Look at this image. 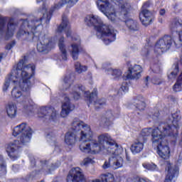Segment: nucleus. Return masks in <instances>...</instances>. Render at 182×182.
Wrapping results in <instances>:
<instances>
[{
	"mask_svg": "<svg viewBox=\"0 0 182 182\" xmlns=\"http://www.w3.org/2000/svg\"><path fill=\"white\" fill-rule=\"evenodd\" d=\"M79 0H61L58 4H54L49 13H48V9L46 6L43 7V16L41 20H34L31 22L25 20L22 21V25L17 33V37L21 38L24 36L26 39H33V38H38V39H43L37 44V50L41 53H48L50 49H52V42L49 41V36L43 31V26L41 25L43 23H49L50 18H52V12L60 9L65 4H70V6H73Z\"/></svg>",
	"mask_w": 182,
	"mask_h": 182,
	"instance_id": "1",
	"label": "nucleus"
},
{
	"mask_svg": "<svg viewBox=\"0 0 182 182\" xmlns=\"http://www.w3.org/2000/svg\"><path fill=\"white\" fill-rule=\"evenodd\" d=\"M26 58L21 59L18 64L14 65L11 72V75L9 77L3 87L4 92H6L11 83L14 84V87L11 91V97L13 99H20L18 103L23 106L24 109L31 106V101L28 97L22 95L23 92H31V89L33 86L35 75V65L29 64L26 65Z\"/></svg>",
	"mask_w": 182,
	"mask_h": 182,
	"instance_id": "2",
	"label": "nucleus"
},
{
	"mask_svg": "<svg viewBox=\"0 0 182 182\" xmlns=\"http://www.w3.org/2000/svg\"><path fill=\"white\" fill-rule=\"evenodd\" d=\"M73 126L75 132H80L79 149L82 153H90L91 154L102 153L103 154L110 140L109 134H100L97 136V139H93L95 132L89 124L75 118L73 121Z\"/></svg>",
	"mask_w": 182,
	"mask_h": 182,
	"instance_id": "3",
	"label": "nucleus"
},
{
	"mask_svg": "<svg viewBox=\"0 0 182 182\" xmlns=\"http://www.w3.org/2000/svg\"><path fill=\"white\" fill-rule=\"evenodd\" d=\"M181 120L180 111L173 112L167 123L161 124L159 128L154 130L152 134V145L156 147V153L161 159L168 160L170 159V146L165 137H176L178 134V122Z\"/></svg>",
	"mask_w": 182,
	"mask_h": 182,
	"instance_id": "4",
	"label": "nucleus"
},
{
	"mask_svg": "<svg viewBox=\"0 0 182 182\" xmlns=\"http://www.w3.org/2000/svg\"><path fill=\"white\" fill-rule=\"evenodd\" d=\"M97 8L107 18L112 22V23H119L120 17L117 13V5L121 8V15L126 16L130 12V4L127 3V0H97L95 1Z\"/></svg>",
	"mask_w": 182,
	"mask_h": 182,
	"instance_id": "5",
	"label": "nucleus"
},
{
	"mask_svg": "<svg viewBox=\"0 0 182 182\" xmlns=\"http://www.w3.org/2000/svg\"><path fill=\"white\" fill-rule=\"evenodd\" d=\"M13 136L18 137L13 143L6 147V152L11 159H18L21 151V147L31 141L32 137V129L26 123L20 124L14 128Z\"/></svg>",
	"mask_w": 182,
	"mask_h": 182,
	"instance_id": "6",
	"label": "nucleus"
},
{
	"mask_svg": "<svg viewBox=\"0 0 182 182\" xmlns=\"http://www.w3.org/2000/svg\"><path fill=\"white\" fill-rule=\"evenodd\" d=\"M85 22L88 26H94L97 31V36L100 39H104L105 45H109L116 41L117 31L114 30L112 26L103 23L102 18L94 14L87 15L85 18Z\"/></svg>",
	"mask_w": 182,
	"mask_h": 182,
	"instance_id": "7",
	"label": "nucleus"
},
{
	"mask_svg": "<svg viewBox=\"0 0 182 182\" xmlns=\"http://www.w3.org/2000/svg\"><path fill=\"white\" fill-rule=\"evenodd\" d=\"M122 153L123 147L118 145L116 143V141H114L112 136H109V140H108L107 147H105V149H104L102 154H110L112 156L111 157L112 167H114L115 169L123 167L124 159L122 156Z\"/></svg>",
	"mask_w": 182,
	"mask_h": 182,
	"instance_id": "8",
	"label": "nucleus"
},
{
	"mask_svg": "<svg viewBox=\"0 0 182 182\" xmlns=\"http://www.w3.org/2000/svg\"><path fill=\"white\" fill-rule=\"evenodd\" d=\"M5 25H6V18H0V38H2L4 33L5 38L9 39L14 36L15 29H16V23H15L14 18H11L7 26Z\"/></svg>",
	"mask_w": 182,
	"mask_h": 182,
	"instance_id": "9",
	"label": "nucleus"
},
{
	"mask_svg": "<svg viewBox=\"0 0 182 182\" xmlns=\"http://www.w3.org/2000/svg\"><path fill=\"white\" fill-rule=\"evenodd\" d=\"M173 43L171 41V36H166L163 38L160 39L154 47V52L156 55H161L163 52L168 50L170 46Z\"/></svg>",
	"mask_w": 182,
	"mask_h": 182,
	"instance_id": "10",
	"label": "nucleus"
},
{
	"mask_svg": "<svg viewBox=\"0 0 182 182\" xmlns=\"http://www.w3.org/2000/svg\"><path fill=\"white\" fill-rule=\"evenodd\" d=\"M166 177L164 182H176V178L178 176V168L174 165H171L168 161L164 162Z\"/></svg>",
	"mask_w": 182,
	"mask_h": 182,
	"instance_id": "11",
	"label": "nucleus"
},
{
	"mask_svg": "<svg viewBox=\"0 0 182 182\" xmlns=\"http://www.w3.org/2000/svg\"><path fill=\"white\" fill-rule=\"evenodd\" d=\"M59 112L55 109L53 107H43L40 109L39 117H44L45 119H48L49 120H55Z\"/></svg>",
	"mask_w": 182,
	"mask_h": 182,
	"instance_id": "12",
	"label": "nucleus"
},
{
	"mask_svg": "<svg viewBox=\"0 0 182 182\" xmlns=\"http://www.w3.org/2000/svg\"><path fill=\"white\" fill-rule=\"evenodd\" d=\"M65 32L67 38H71L72 39H79L78 36L73 37L72 36V31L70 30V23L67 17H63V22L58 27V33H62V32Z\"/></svg>",
	"mask_w": 182,
	"mask_h": 182,
	"instance_id": "13",
	"label": "nucleus"
},
{
	"mask_svg": "<svg viewBox=\"0 0 182 182\" xmlns=\"http://www.w3.org/2000/svg\"><path fill=\"white\" fill-rule=\"evenodd\" d=\"M72 129L73 131H68L65 136V143L70 147H73V146H75L77 142L76 133H78L79 137H80V132L75 130V128L73 127V122L72 123Z\"/></svg>",
	"mask_w": 182,
	"mask_h": 182,
	"instance_id": "14",
	"label": "nucleus"
},
{
	"mask_svg": "<svg viewBox=\"0 0 182 182\" xmlns=\"http://www.w3.org/2000/svg\"><path fill=\"white\" fill-rule=\"evenodd\" d=\"M141 72H143V68L139 65H134L129 68L128 73H125L124 76L127 79H140Z\"/></svg>",
	"mask_w": 182,
	"mask_h": 182,
	"instance_id": "15",
	"label": "nucleus"
},
{
	"mask_svg": "<svg viewBox=\"0 0 182 182\" xmlns=\"http://www.w3.org/2000/svg\"><path fill=\"white\" fill-rule=\"evenodd\" d=\"M63 99L64 100L62 102L60 116L61 117H68L69 113L73 112V110H75V105L70 103V100L68 96L64 95Z\"/></svg>",
	"mask_w": 182,
	"mask_h": 182,
	"instance_id": "16",
	"label": "nucleus"
},
{
	"mask_svg": "<svg viewBox=\"0 0 182 182\" xmlns=\"http://www.w3.org/2000/svg\"><path fill=\"white\" fill-rule=\"evenodd\" d=\"M85 96L87 97V104L89 105H95L96 107L97 105L103 106L105 105V101L102 102V100H97V89H94L92 92L90 94V92H85Z\"/></svg>",
	"mask_w": 182,
	"mask_h": 182,
	"instance_id": "17",
	"label": "nucleus"
},
{
	"mask_svg": "<svg viewBox=\"0 0 182 182\" xmlns=\"http://www.w3.org/2000/svg\"><path fill=\"white\" fill-rule=\"evenodd\" d=\"M152 16L153 14H151V12L147 9H142L139 14V19L144 26L150 25L152 21Z\"/></svg>",
	"mask_w": 182,
	"mask_h": 182,
	"instance_id": "18",
	"label": "nucleus"
},
{
	"mask_svg": "<svg viewBox=\"0 0 182 182\" xmlns=\"http://www.w3.org/2000/svg\"><path fill=\"white\" fill-rule=\"evenodd\" d=\"M144 141H146L145 138H141V136L138 137L131 146V151L133 154H137V153H140V151L143 150V147H144Z\"/></svg>",
	"mask_w": 182,
	"mask_h": 182,
	"instance_id": "19",
	"label": "nucleus"
},
{
	"mask_svg": "<svg viewBox=\"0 0 182 182\" xmlns=\"http://www.w3.org/2000/svg\"><path fill=\"white\" fill-rule=\"evenodd\" d=\"M120 116V110L117 111H107L105 114V117L102 118V122L105 123V126H109L110 122L114 119H117Z\"/></svg>",
	"mask_w": 182,
	"mask_h": 182,
	"instance_id": "20",
	"label": "nucleus"
},
{
	"mask_svg": "<svg viewBox=\"0 0 182 182\" xmlns=\"http://www.w3.org/2000/svg\"><path fill=\"white\" fill-rule=\"evenodd\" d=\"M85 92V87L76 85L73 86L70 90V96L73 97L75 100H79L80 99V95Z\"/></svg>",
	"mask_w": 182,
	"mask_h": 182,
	"instance_id": "21",
	"label": "nucleus"
},
{
	"mask_svg": "<svg viewBox=\"0 0 182 182\" xmlns=\"http://www.w3.org/2000/svg\"><path fill=\"white\" fill-rule=\"evenodd\" d=\"M6 112L8 117L15 119L18 113V107L14 102H9L6 106Z\"/></svg>",
	"mask_w": 182,
	"mask_h": 182,
	"instance_id": "22",
	"label": "nucleus"
},
{
	"mask_svg": "<svg viewBox=\"0 0 182 182\" xmlns=\"http://www.w3.org/2000/svg\"><path fill=\"white\" fill-rule=\"evenodd\" d=\"M65 37L62 36L58 41V47L61 55L59 57L60 60H68V53L66 52V46H65Z\"/></svg>",
	"mask_w": 182,
	"mask_h": 182,
	"instance_id": "23",
	"label": "nucleus"
},
{
	"mask_svg": "<svg viewBox=\"0 0 182 182\" xmlns=\"http://www.w3.org/2000/svg\"><path fill=\"white\" fill-rule=\"evenodd\" d=\"M125 25L130 32H137L139 31V23L133 18H129L125 21Z\"/></svg>",
	"mask_w": 182,
	"mask_h": 182,
	"instance_id": "24",
	"label": "nucleus"
},
{
	"mask_svg": "<svg viewBox=\"0 0 182 182\" xmlns=\"http://www.w3.org/2000/svg\"><path fill=\"white\" fill-rule=\"evenodd\" d=\"M79 49H80V46L76 43H73L69 48L70 55L74 60H77V58H79Z\"/></svg>",
	"mask_w": 182,
	"mask_h": 182,
	"instance_id": "25",
	"label": "nucleus"
},
{
	"mask_svg": "<svg viewBox=\"0 0 182 182\" xmlns=\"http://www.w3.org/2000/svg\"><path fill=\"white\" fill-rule=\"evenodd\" d=\"M105 72H106L107 75H112L115 80H119V79H122L123 77V73H122L120 70L107 68L105 70Z\"/></svg>",
	"mask_w": 182,
	"mask_h": 182,
	"instance_id": "26",
	"label": "nucleus"
},
{
	"mask_svg": "<svg viewBox=\"0 0 182 182\" xmlns=\"http://www.w3.org/2000/svg\"><path fill=\"white\" fill-rule=\"evenodd\" d=\"M73 83V80L70 77V75L65 77L63 82L60 85V90H68Z\"/></svg>",
	"mask_w": 182,
	"mask_h": 182,
	"instance_id": "27",
	"label": "nucleus"
},
{
	"mask_svg": "<svg viewBox=\"0 0 182 182\" xmlns=\"http://www.w3.org/2000/svg\"><path fill=\"white\" fill-rule=\"evenodd\" d=\"M157 129H159V127L154 129H152L151 128H145L142 129L139 137H141V139H145L146 140V137H149V136L151 134V139H153V132H154V130Z\"/></svg>",
	"mask_w": 182,
	"mask_h": 182,
	"instance_id": "28",
	"label": "nucleus"
},
{
	"mask_svg": "<svg viewBox=\"0 0 182 182\" xmlns=\"http://www.w3.org/2000/svg\"><path fill=\"white\" fill-rule=\"evenodd\" d=\"M75 67L76 72L78 73H83V72L87 70V67L80 65V63H76Z\"/></svg>",
	"mask_w": 182,
	"mask_h": 182,
	"instance_id": "29",
	"label": "nucleus"
},
{
	"mask_svg": "<svg viewBox=\"0 0 182 182\" xmlns=\"http://www.w3.org/2000/svg\"><path fill=\"white\" fill-rule=\"evenodd\" d=\"M129 91V85H127V83L124 82L122 85L121 88L119 89V90L118 91V95L119 96H123V95H124V93H126L127 92Z\"/></svg>",
	"mask_w": 182,
	"mask_h": 182,
	"instance_id": "30",
	"label": "nucleus"
},
{
	"mask_svg": "<svg viewBox=\"0 0 182 182\" xmlns=\"http://www.w3.org/2000/svg\"><path fill=\"white\" fill-rule=\"evenodd\" d=\"M143 167L146 168V170H150L151 171H156L157 170V165L154 164H143Z\"/></svg>",
	"mask_w": 182,
	"mask_h": 182,
	"instance_id": "31",
	"label": "nucleus"
},
{
	"mask_svg": "<svg viewBox=\"0 0 182 182\" xmlns=\"http://www.w3.org/2000/svg\"><path fill=\"white\" fill-rule=\"evenodd\" d=\"M141 56L144 58H147L148 55H150V46L149 45L145 46L141 51Z\"/></svg>",
	"mask_w": 182,
	"mask_h": 182,
	"instance_id": "32",
	"label": "nucleus"
},
{
	"mask_svg": "<svg viewBox=\"0 0 182 182\" xmlns=\"http://www.w3.org/2000/svg\"><path fill=\"white\" fill-rule=\"evenodd\" d=\"M178 73V65H175V68L173 72L168 76V79L173 80V79H176L177 74Z\"/></svg>",
	"mask_w": 182,
	"mask_h": 182,
	"instance_id": "33",
	"label": "nucleus"
},
{
	"mask_svg": "<svg viewBox=\"0 0 182 182\" xmlns=\"http://www.w3.org/2000/svg\"><path fill=\"white\" fill-rule=\"evenodd\" d=\"M135 106L139 110H144L146 108V103L143 101L136 100Z\"/></svg>",
	"mask_w": 182,
	"mask_h": 182,
	"instance_id": "34",
	"label": "nucleus"
},
{
	"mask_svg": "<svg viewBox=\"0 0 182 182\" xmlns=\"http://www.w3.org/2000/svg\"><path fill=\"white\" fill-rule=\"evenodd\" d=\"M0 168H1V171L3 173H6V164H5V161H4V157L0 155Z\"/></svg>",
	"mask_w": 182,
	"mask_h": 182,
	"instance_id": "35",
	"label": "nucleus"
},
{
	"mask_svg": "<svg viewBox=\"0 0 182 182\" xmlns=\"http://www.w3.org/2000/svg\"><path fill=\"white\" fill-rule=\"evenodd\" d=\"M46 139L47 141L51 144H55L56 141V138H55V136H53L52 134H48L46 136Z\"/></svg>",
	"mask_w": 182,
	"mask_h": 182,
	"instance_id": "36",
	"label": "nucleus"
},
{
	"mask_svg": "<svg viewBox=\"0 0 182 182\" xmlns=\"http://www.w3.org/2000/svg\"><path fill=\"white\" fill-rule=\"evenodd\" d=\"M111 166H113L112 158H109L108 161H105L104 164L102 165V168L104 170H106L107 168H109Z\"/></svg>",
	"mask_w": 182,
	"mask_h": 182,
	"instance_id": "37",
	"label": "nucleus"
},
{
	"mask_svg": "<svg viewBox=\"0 0 182 182\" xmlns=\"http://www.w3.org/2000/svg\"><path fill=\"white\" fill-rule=\"evenodd\" d=\"M91 163H93V160L91 158H85L81 163V166H87V164H90Z\"/></svg>",
	"mask_w": 182,
	"mask_h": 182,
	"instance_id": "38",
	"label": "nucleus"
},
{
	"mask_svg": "<svg viewBox=\"0 0 182 182\" xmlns=\"http://www.w3.org/2000/svg\"><path fill=\"white\" fill-rule=\"evenodd\" d=\"M176 161H178V163H181L182 161V151H180L176 156Z\"/></svg>",
	"mask_w": 182,
	"mask_h": 182,
	"instance_id": "39",
	"label": "nucleus"
},
{
	"mask_svg": "<svg viewBox=\"0 0 182 182\" xmlns=\"http://www.w3.org/2000/svg\"><path fill=\"white\" fill-rule=\"evenodd\" d=\"M135 182H150V181L146 178H139Z\"/></svg>",
	"mask_w": 182,
	"mask_h": 182,
	"instance_id": "40",
	"label": "nucleus"
},
{
	"mask_svg": "<svg viewBox=\"0 0 182 182\" xmlns=\"http://www.w3.org/2000/svg\"><path fill=\"white\" fill-rule=\"evenodd\" d=\"M151 117L152 119H156V117H159V113L154 114H149L148 119H150Z\"/></svg>",
	"mask_w": 182,
	"mask_h": 182,
	"instance_id": "41",
	"label": "nucleus"
},
{
	"mask_svg": "<svg viewBox=\"0 0 182 182\" xmlns=\"http://www.w3.org/2000/svg\"><path fill=\"white\" fill-rule=\"evenodd\" d=\"M149 6H150V1L144 3L142 9H146V8H149Z\"/></svg>",
	"mask_w": 182,
	"mask_h": 182,
	"instance_id": "42",
	"label": "nucleus"
},
{
	"mask_svg": "<svg viewBox=\"0 0 182 182\" xmlns=\"http://www.w3.org/2000/svg\"><path fill=\"white\" fill-rule=\"evenodd\" d=\"M159 14L163 16L166 14V10L164 9H162L159 11Z\"/></svg>",
	"mask_w": 182,
	"mask_h": 182,
	"instance_id": "43",
	"label": "nucleus"
},
{
	"mask_svg": "<svg viewBox=\"0 0 182 182\" xmlns=\"http://www.w3.org/2000/svg\"><path fill=\"white\" fill-rule=\"evenodd\" d=\"M16 168H19V166H13V170L14 171L16 172L18 171V170H16Z\"/></svg>",
	"mask_w": 182,
	"mask_h": 182,
	"instance_id": "44",
	"label": "nucleus"
},
{
	"mask_svg": "<svg viewBox=\"0 0 182 182\" xmlns=\"http://www.w3.org/2000/svg\"><path fill=\"white\" fill-rule=\"evenodd\" d=\"M149 80H150V77H146L145 79V84L147 86V83H149Z\"/></svg>",
	"mask_w": 182,
	"mask_h": 182,
	"instance_id": "45",
	"label": "nucleus"
},
{
	"mask_svg": "<svg viewBox=\"0 0 182 182\" xmlns=\"http://www.w3.org/2000/svg\"><path fill=\"white\" fill-rule=\"evenodd\" d=\"M45 1L46 0H37V2L39 3V2H43V4L45 3Z\"/></svg>",
	"mask_w": 182,
	"mask_h": 182,
	"instance_id": "46",
	"label": "nucleus"
},
{
	"mask_svg": "<svg viewBox=\"0 0 182 182\" xmlns=\"http://www.w3.org/2000/svg\"><path fill=\"white\" fill-rule=\"evenodd\" d=\"M2 58H4V53H1L0 55V62L2 60Z\"/></svg>",
	"mask_w": 182,
	"mask_h": 182,
	"instance_id": "47",
	"label": "nucleus"
},
{
	"mask_svg": "<svg viewBox=\"0 0 182 182\" xmlns=\"http://www.w3.org/2000/svg\"><path fill=\"white\" fill-rule=\"evenodd\" d=\"M154 82V85H160V81H159V82H154V81H153Z\"/></svg>",
	"mask_w": 182,
	"mask_h": 182,
	"instance_id": "48",
	"label": "nucleus"
},
{
	"mask_svg": "<svg viewBox=\"0 0 182 182\" xmlns=\"http://www.w3.org/2000/svg\"><path fill=\"white\" fill-rule=\"evenodd\" d=\"M95 66L96 69H100V67H98L97 64H95Z\"/></svg>",
	"mask_w": 182,
	"mask_h": 182,
	"instance_id": "49",
	"label": "nucleus"
},
{
	"mask_svg": "<svg viewBox=\"0 0 182 182\" xmlns=\"http://www.w3.org/2000/svg\"><path fill=\"white\" fill-rule=\"evenodd\" d=\"M43 167L44 168H49V166H44Z\"/></svg>",
	"mask_w": 182,
	"mask_h": 182,
	"instance_id": "50",
	"label": "nucleus"
},
{
	"mask_svg": "<svg viewBox=\"0 0 182 182\" xmlns=\"http://www.w3.org/2000/svg\"><path fill=\"white\" fill-rule=\"evenodd\" d=\"M102 69L105 70V65H103V66L102 67Z\"/></svg>",
	"mask_w": 182,
	"mask_h": 182,
	"instance_id": "51",
	"label": "nucleus"
},
{
	"mask_svg": "<svg viewBox=\"0 0 182 182\" xmlns=\"http://www.w3.org/2000/svg\"><path fill=\"white\" fill-rule=\"evenodd\" d=\"M49 173H50V171H47V174H49Z\"/></svg>",
	"mask_w": 182,
	"mask_h": 182,
	"instance_id": "52",
	"label": "nucleus"
},
{
	"mask_svg": "<svg viewBox=\"0 0 182 182\" xmlns=\"http://www.w3.org/2000/svg\"><path fill=\"white\" fill-rule=\"evenodd\" d=\"M6 49H11V48H8V47H7Z\"/></svg>",
	"mask_w": 182,
	"mask_h": 182,
	"instance_id": "53",
	"label": "nucleus"
}]
</instances>
